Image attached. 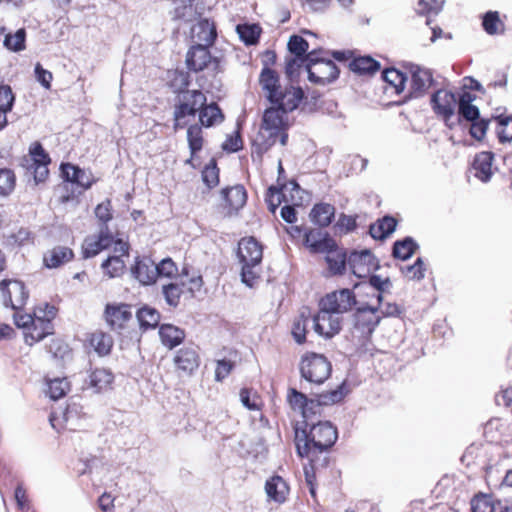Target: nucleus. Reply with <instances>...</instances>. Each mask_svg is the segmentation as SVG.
I'll use <instances>...</instances> for the list:
<instances>
[{
  "mask_svg": "<svg viewBox=\"0 0 512 512\" xmlns=\"http://www.w3.org/2000/svg\"><path fill=\"white\" fill-rule=\"evenodd\" d=\"M237 256L241 263V279L248 287H254L260 279L263 246L256 238L243 237L238 242Z\"/></svg>",
  "mask_w": 512,
  "mask_h": 512,
  "instance_id": "0eeeda50",
  "label": "nucleus"
},
{
  "mask_svg": "<svg viewBox=\"0 0 512 512\" xmlns=\"http://www.w3.org/2000/svg\"><path fill=\"white\" fill-rule=\"evenodd\" d=\"M495 165V154L491 151H481L475 154L471 163V174L483 183L491 180L492 176L497 172Z\"/></svg>",
  "mask_w": 512,
  "mask_h": 512,
  "instance_id": "412c9836",
  "label": "nucleus"
},
{
  "mask_svg": "<svg viewBox=\"0 0 512 512\" xmlns=\"http://www.w3.org/2000/svg\"><path fill=\"white\" fill-rule=\"evenodd\" d=\"M482 27L488 35H500L505 32V24L498 11L486 12L482 16Z\"/></svg>",
  "mask_w": 512,
  "mask_h": 512,
  "instance_id": "37998d69",
  "label": "nucleus"
},
{
  "mask_svg": "<svg viewBox=\"0 0 512 512\" xmlns=\"http://www.w3.org/2000/svg\"><path fill=\"white\" fill-rule=\"evenodd\" d=\"M410 75L411 82L409 97L417 98L419 96H422L432 84V73L427 69L413 65L410 68Z\"/></svg>",
  "mask_w": 512,
  "mask_h": 512,
  "instance_id": "c85d7f7f",
  "label": "nucleus"
},
{
  "mask_svg": "<svg viewBox=\"0 0 512 512\" xmlns=\"http://www.w3.org/2000/svg\"><path fill=\"white\" fill-rule=\"evenodd\" d=\"M159 336L162 344L168 349L180 345L185 339V331L172 324H162L159 328Z\"/></svg>",
  "mask_w": 512,
  "mask_h": 512,
  "instance_id": "c9c22d12",
  "label": "nucleus"
},
{
  "mask_svg": "<svg viewBox=\"0 0 512 512\" xmlns=\"http://www.w3.org/2000/svg\"><path fill=\"white\" fill-rule=\"evenodd\" d=\"M70 390V383L66 378H55L47 380V395L53 399L58 400L64 397Z\"/></svg>",
  "mask_w": 512,
  "mask_h": 512,
  "instance_id": "3c124183",
  "label": "nucleus"
},
{
  "mask_svg": "<svg viewBox=\"0 0 512 512\" xmlns=\"http://www.w3.org/2000/svg\"><path fill=\"white\" fill-rule=\"evenodd\" d=\"M51 158L38 141L33 142L29 152L21 159L20 165L29 175L33 176L36 184L45 182L49 177Z\"/></svg>",
  "mask_w": 512,
  "mask_h": 512,
  "instance_id": "9b49d317",
  "label": "nucleus"
},
{
  "mask_svg": "<svg viewBox=\"0 0 512 512\" xmlns=\"http://www.w3.org/2000/svg\"><path fill=\"white\" fill-rule=\"evenodd\" d=\"M113 345L114 340L112 336L101 329L87 333L84 339V347L88 351H94L100 357L109 355Z\"/></svg>",
  "mask_w": 512,
  "mask_h": 512,
  "instance_id": "393cba45",
  "label": "nucleus"
},
{
  "mask_svg": "<svg viewBox=\"0 0 512 512\" xmlns=\"http://www.w3.org/2000/svg\"><path fill=\"white\" fill-rule=\"evenodd\" d=\"M202 127L203 126L199 124H193L190 125L187 129V141L191 152V157L186 160V163L190 164L192 167H194V156L203 148L204 137Z\"/></svg>",
  "mask_w": 512,
  "mask_h": 512,
  "instance_id": "ea45409f",
  "label": "nucleus"
},
{
  "mask_svg": "<svg viewBox=\"0 0 512 512\" xmlns=\"http://www.w3.org/2000/svg\"><path fill=\"white\" fill-rule=\"evenodd\" d=\"M157 277L173 278L178 275V267L171 258H165L156 264Z\"/></svg>",
  "mask_w": 512,
  "mask_h": 512,
  "instance_id": "69168bd1",
  "label": "nucleus"
},
{
  "mask_svg": "<svg viewBox=\"0 0 512 512\" xmlns=\"http://www.w3.org/2000/svg\"><path fill=\"white\" fill-rule=\"evenodd\" d=\"M219 212L223 217L236 215L247 202V191L243 185L225 187L220 191Z\"/></svg>",
  "mask_w": 512,
  "mask_h": 512,
  "instance_id": "4468645a",
  "label": "nucleus"
},
{
  "mask_svg": "<svg viewBox=\"0 0 512 512\" xmlns=\"http://www.w3.org/2000/svg\"><path fill=\"white\" fill-rule=\"evenodd\" d=\"M434 112L448 125V90L439 89L431 97Z\"/></svg>",
  "mask_w": 512,
  "mask_h": 512,
  "instance_id": "09e8293b",
  "label": "nucleus"
},
{
  "mask_svg": "<svg viewBox=\"0 0 512 512\" xmlns=\"http://www.w3.org/2000/svg\"><path fill=\"white\" fill-rule=\"evenodd\" d=\"M59 308L49 302L35 305L31 312H15L14 324L22 330L24 343L33 346L46 337L54 334V320L58 316Z\"/></svg>",
  "mask_w": 512,
  "mask_h": 512,
  "instance_id": "7ed1b4c3",
  "label": "nucleus"
},
{
  "mask_svg": "<svg viewBox=\"0 0 512 512\" xmlns=\"http://www.w3.org/2000/svg\"><path fill=\"white\" fill-rule=\"evenodd\" d=\"M380 63L371 56L355 57L349 63V68L359 75H372L380 70Z\"/></svg>",
  "mask_w": 512,
  "mask_h": 512,
  "instance_id": "a19ab883",
  "label": "nucleus"
},
{
  "mask_svg": "<svg viewBox=\"0 0 512 512\" xmlns=\"http://www.w3.org/2000/svg\"><path fill=\"white\" fill-rule=\"evenodd\" d=\"M197 115L200 122L199 125L206 128L218 125L225 119L222 109L216 102L207 103L206 101Z\"/></svg>",
  "mask_w": 512,
  "mask_h": 512,
  "instance_id": "72a5a7b5",
  "label": "nucleus"
},
{
  "mask_svg": "<svg viewBox=\"0 0 512 512\" xmlns=\"http://www.w3.org/2000/svg\"><path fill=\"white\" fill-rule=\"evenodd\" d=\"M325 261L327 263V275L338 276L343 275L348 264V256L345 250L339 249L337 245L325 251Z\"/></svg>",
  "mask_w": 512,
  "mask_h": 512,
  "instance_id": "473e14b6",
  "label": "nucleus"
},
{
  "mask_svg": "<svg viewBox=\"0 0 512 512\" xmlns=\"http://www.w3.org/2000/svg\"><path fill=\"white\" fill-rule=\"evenodd\" d=\"M26 32L21 28L14 34L8 33L4 38V46L10 51L19 52L25 49Z\"/></svg>",
  "mask_w": 512,
  "mask_h": 512,
  "instance_id": "13d9d810",
  "label": "nucleus"
},
{
  "mask_svg": "<svg viewBox=\"0 0 512 512\" xmlns=\"http://www.w3.org/2000/svg\"><path fill=\"white\" fill-rule=\"evenodd\" d=\"M46 348L54 358L59 359H63L71 351L69 345L61 338L51 339Z\"/></svg>",
  "mask_w": 512,
  "mask_h": 512,
  "instance_id": "680f3d73",
  "label": "nucleus"
},
{
  "mask_svg": "<svg viewBox=\"0 0 512 512\" xmlns=\"http://www.w3.org/2000/svg\"><path fill=\"white\" fill-rule=\"evenodd\" d=\"M347 393L348 389L345 382L334 389L318 394L316 399H310L306 394L291 387L287 390L286 399L293 411L300 412L305 419H308L315 414L314 408L321 405L329 406L340 403Z\"/></svg>",
  "mask_w": 512,
  "mask_h": 512,
  "instance_id": "423d86ee",
  "label": "nucleus"
},
{
  "mask_svg": "<svg viewBox=\"0 0 512 512\" xmlns=\"http://www.w3.org/2000/svg\"><path fill=\"white\" fill-rule=\"evenodd\" d=\"M191 34L192 38L196 40V43L206 45V47H212L217 39L215 22L207 18H202L192 27Z\"/></svg>",
  "mask_w": 512,
  "mask_h": 512,
  "instance_id": "c756f323",
  "label": "nucleus"
},
{
  "mask_svg": "<svg viewBox=\"0 0 512 512\" xmlns=\"http://www.w3.org/2000/svg\"><path fill=\"white\" fill-rule=\"evenodd\" d=\"M309 48L308 42L299 35H292L288 41V49L296 57H303Z\"/></svg>",
  "mask_w": 512,
  "mask_h": 512,
  "instance_id": "e2e57ef3",
  "label": "nucleus"
},
{
  "mask_svg": "<svg viewBox=\"0 0 512 512\" xmlns=\"http://www.w3.org/2000/svg\"><path fill=\"white\" fill-rule=\"evenodd\" d=\"M265 493L268 502H274L278 505L284 504L290 494V487L287 481L279 476L273 475L265 482Z\"/></svg>",
  "mask_w": 512,
  "mask_h": 512,
  "instance_id": "cd10ccee",
  "label": "nucleus"
},
{
  "mask_svg": "<svg viewBox=\"0 0 512 512\" xmlns=\"http://www.w3.org/2000/svg\"><path fill=\"white\" fill-rule=\"evenodd\" d=\"M84 416L83 407L78 403L72 402L67 404L60 416L52 412L49 416V421L52 427L57 431H75L76 422L81 420Z\"/></svg>",
  "mask_w": 512,
  "mask_h": 512,
  "instance_id": "6ab92c4d",
  "label": "nucleus"
},
{
  "mask_svg": "<svg viewBox=\"0 0 512 512\" xmlns=\"http://www.w3.org/2000/svg\"><path fill=\"white\" fill-rule=\"evenodd\" d=\"M182 293L181 284L170 283L163 286L164 297L170 306L176 307L179 304Z\"/></svg>",
  "mask_w": 512,
  "mask_h": 512,
  "instance_id": "0e129e2a",
  "label": "nucleus"
},
{
  "mask_svg": "<svg viewBox=\"0 0 512 512\" xmlns=\"http://www.w3.org/2000/svg\"><path fill=\"white\" fill-rule=\"evenodd\" d=\"M327 464V457L324 456L322 460L320 458L316 462H309V466L304 467L305 481L309 487V491L312 497L316 496V471L319 467H325Z\"/></svg>",
  "mask_w": 512,
  "mask_h": 512,
  "instance_id": "5fc2aeb1",
  "label": "nucleus"
},
{
  "mask_svg": "<svg viewBox=\"0 0 512 512\" xmlns=\"http://www.w3.org/2000/svg\"><path fill=\"white\" fill-rule=\"evenodd\" d=\"M16 177L14 172L8 168H0V195L7 196L15 188Z\"/></svg>",
  "mask_w": 512,
  "mask_h": 512,
  "instance_id": "bf43d9fd",
  "label": "nucleus"
},
{
  "mask_svg": "<svg viewBox=\"0 0 512 512\" xmlns=\"http://www.w3.org/2000/svg\"><path fill=\"white\" fill-rule=\"evenodd\" d=\"M299 371L303 379L312 385L319 386L330 378L332 364L323 354L306 352L300 359Z\"/></svg>",
  "mask_w": 512,
  "mask_h": 512,
  "instance_id": "9d476101",
  "label": "nucleus"
},
{
  "mask_svg": "<svg viewBox=\"0 0 512 512\" xmlns=\"http://www.w3.org/2000/svg\"><path fill=\"white\" fill-rule=\"evenodd\" d=\"M240 401L250 411H260L263 407L261 396L252 388H241L239 392Z\"/></svg>",
  "mask_w": 512,
  "mask_h": 512,
  "instance_id": "8fccbe9b",
  "label": "nucleus"
},
{
  "mask_svg": "<svg viewBox=\"0 0 512 512\" xmlns=\"http://www.w3.org/2000/svg\"><path fill=\"white\" fill-rule=\"evenodd\" d=\"M237 33L239 34L240 39L246 45H255L258 43L261 28L257 24H239L237 25Z\"/></svg>",
  "mask_w": 512,
  "mask_h": 512,
  "instance_id": "864d4df0",
  "label": "nucleus"
},
{
  "mask_svg": "<svg viewBox=\"0 0 512 512\" xmlns=\"http://www.w3.org/2000/svg\"><path fill=\"white\" fill-rule=\"evenodd\" d=\"M310 312L306 308L300 312V314L294 319L292 324L291 333L294 340L298 344H304L306 342V335L308 332V325L310 322Z\"/></svg>",
  "mask_w": 512,
  "mask_h": 512,
  "instance_id": "79ce46f5",
  "label": "nucleus"
},
{
  "mask_svg": "<svg viewBox=\"0 0 512 512\" xmlns=\"http://www.w3.org/2000/svg\"><path fill=\"white\" fill-rule=\"evenodd\" d=\"M497 122L496 132L500 142L512 141V116L500 114L492 117Z\"/></svg>",
  "mask_w": 512,
  "mask_h": 512,
  "instance_id": "603ef678",
  "label": "nucleus"
},
{
  "mask_svg": "<svg viewBox=\"0 0 512 512\" xmlns=\"http://www.w3.org/2000/svg\"><path fill=\"white\" fill-rule=\"evenodd\" d=\"M173 363L179 375H193L200 366V355L198 348L193 344L183 346L178 351H176L173 358Z\"/></svg>",
  "mask_w": 512,
  "mask_h": 512,
  "instance_id": "f3484780",
  "label": "nucleus"
},
{
  "mask_svg": "<svg viewBox=\"0 0 512 512\" xmlns=\"http://www.w3.org/2000/svg\"><path fill=\"white\" fill-rule=\"evenodd\" d=\"M133 317L132 306L127 303H107L103 319L111 331L126 329Z\"/></svg>",
  "mask_w": 512,
  "mask_h": 512,
  "instance_id": "dca6fc26",
  "label": "nucleus"
},
{
  "mask_svg": "<svg viewBox=\"0 0 512 512\" xmlns=\"http://www.w3.org/2000/svg\"><path fill=\"white\" fill-rule=\"evenodd\" d=\"M304 245L311 253H324L327 249L336 246L334 239L326 235H322L321 231L309 229L304 232Z\"/></svg>",
  "mask_w": 512,
  "mask_h": 512,
  "instance_id": "7c9ffc66",
  "label": "nucleus"
},
{
  "mask_svg": "<svg viewBox=\"0 0 512 512\" xmlns=\"http://www.w3.org/2000/svg\"><path fill=\"white\" fill-rule=\"evenodd\" d=\"M397 223L396 218L386 215L370 225L369 234L373 239L383 240L395 231Z\"/></svg>",
  "mask_w": 512,
  "mask_h": 512,
  "instance_id": "4c0bfd02",
  "label": "nucleus"
},
{
  "mask_svg": "<svg viewBox=\"0 0 512 512\" xmlns=\"http://www.w3.org/2000/svg\"><path fill=\"white\" fill-rule=\"evenodd\" d=\"M137 319L142 329H152L158 326L160 322V313L152 307L143 306L137 311Z\"/></svg>",
  "mask_w": 512,
  "mask_h": 512,
  "instance_id": "a18cd8bd",
  "label": "nucleus"
},
{
  "mask_svg": "<svg viewBox=\"0 0 512 512\" xmlns=\"http://www.w3.org/2000/svg\"><path fill=\"white\" fill-rule=\"evenodd\" d=\"M114 381L113 373L105 368H96L90 374V384L97 391L106 390L110 388Z\"/></svg>",
  "mask_w": 512,
  "mask_h": 512,
  "instance_id": "49530a36",
  "label": "nucleus"
},
{
  "mask_svg": "<svg viewBox=\"0 0 512 512\" xmlns=\"http://www.w3.org/2000/svg\"><path fill=\"white\" fill-rule=\"evenodd\" d=\"M381 321L377 307L362 304L353 314L351 335L360 345L365 346Z\"/></svg>",
  "mask_w": 512,
  "mask_h": 512,
  "instance_id": "1a4fd4ad",
  "label": "nucleus"
},
{
  "mask_svg": "<svg viewBox=\"0 0 512 512\" xmlns=\"http://www.w3.org/2000/svg\"><path fill=\"white\" fill-rule=\"evenodd\" d=\"M335 216V207L329 203H317L313 206L310 217L320 227H327Z\"/></svg>",
  "mask_w": 512,
  "mask_h": 512,
  "instance_id": "58836bf2",
  "label": "nucleus"
},
{
  "mask_svg": "<svg viewBox=\"0 0 512 512\" xmlns=\"http://www.w3.org/2000/svg\"><path fill=\"white\" fill-rule=\"evenodd\" d=\"M382 78L385 85V91H390L397 95L404 91L407 77L404 73L396 68H387L382 72Z\"/></svg>",
  "mask_w": 512,
  "mask_h": 512,
  "instance_id": "e433bc0d",
  "label": "nucleus"
},
{
  "mask_svg": "<svg viewBox=\"0 0 512 512\" xmlns=\"http://www.w3.org/2000/svg\"><path fill=\"white\" fill-rule=\"evenodd\" d=\"M185 65L187 75H195L197 87L205 90H218L221 85L219 75L223 69L220 58L213 56L210 47L194 43L191 45L185 55Z\"/></svg>",
  "mask_w": 512,
  "mask_h": 512,
  "instance_id": "20e7f679",
  "label": "nucleus"
},
{
  "mask_svg": "<svg viewBox=\"0 0 512 512\" xmlns=\"http://www.w3.org/2000/svg\"><path fill=\"white\" fill-rule=\"evenodd\" d=\"M355 289L341 288L325 294L319 300V305H323L330 311L340 313L341 315L352 311L358 305Z\"/></svg>",
  "mask_w": 512,
  "mask_h": 512,
  "instance_id": "ddd939ff",
  "label": "nucleus"
},
{
  "mask_svg": "<svg viewBox=\"0 0 512 512\" xmlns=\"http://www.w3.org/2000/svg\"><path fill=\"white\" fill-rule=\"evenodd\" d=\"M419 248L418 244L412 237H405L402 240H397L393 244L392 255L394 258L400 260L409 259Z\"/></svg>",
  "mask_w": 512,
  "mask_h": 512,
  "instance_id": "c03bdc74",
  "label": "nucleus"
},
{
  "mask_svg": "<svg viewBox=\"0 0 512 512\" xmlns=\"http://www.w3.org/2000/svg\"><path fill=\"white\" fill-rule=\"evenodd\" d=\"M220 170L217 166L216 159L212 158L203 168L201 172L202 181L208 188H215L219 185Z\"/></svg>",
  "mask_w": 512,
  "mask_h": 512,
  "instance_id": "6e6d98bb",
  "label": "nucleus"
},
{
  "mask_svg": "<svg viewBox=\"0 0 512 512\" xmlns=\"http://www.w3.org/2000/svg\"><path fill=\"white\" fill-rule=\"evenodd\" d=\"M401 272L408 280H420L424 278L425 265L421 258H417L414 264L402 267Z\"/></svg>",
  "mask_w": 512,
  "mask_h": 512,
  "instance_id": "052dcab7",
  "label": "nucleus"
},
{
  "mask_svg": "<svg viewBox=\"0 0 512 512\" xmlns=\"http://www.w3.org/2000/svg\"><path fill=\"white\" fill-rule=\"evenodd\" d=\"M318 307L317 314L313 316L315 332L327 339L339 334L343 326V316L340 313L330 311L323 305L318 304Z\"/></svg>",
  "mask_w": 512,
  "mask_h": 512,
  "instance_id": "2eb2a0df",
  "label": "nucleus"
},
{
  "mask_svg": "<svg viewBox=\"0 0 512 512\" xmlns=\"http://www.w3.org/2000/svg\"><path fill=\"white\" fill-rule=\"evenodd\" d=\"M131 273L143 285H151L157 280L156 263L147 256L137 257Z\"/></svg>",
  "mask_w": 512,
  "mask_h": 512,
  "instance_id": "bb28decb",
  "label": "nucleus"
},
{
  "mask_svg": "<svg viewBox=\"0 0 512 512\" xmlns=\"http://www.w3.org/2000/svg\"><path fill=\"white\" fill-rule=\"evenodd\" d=\"M376 307L378 308L381 319L383 317H400L404 311V309L397 303H384L383 300L381 302H377Z\"/></svg>",
  "mask_w": 512,
  "mask_h": 512,
  "instance_id": "774afa93",
  "label": "nucleus"
},
{
  "mask_svg": "<svg viewBox=\"0 0 512 512\" xmlns=\"http://www.w3.org/2000/svg\"><path fill=\"white\" fill-rule=\"evenodd\" d=\"M472 512H512V504L504 505L491 495L479 494L471 500Z\"/></svg>",
  "mask_w": 512,
  "mask_h": 512,
  "instance_id": "2f4dec72",
  "label": "nucleus"
},
{
  "mask_svg": "<svg viewBox=\"0 0 512 512\" xmlns=\"http://www.w3.org/2000/svg\"><path fill=\"white\" fill-rule=\"evenodd\" d=\"M390 280L388 278L382 279L379 275H372L369 277V285L355 284L354 289H372V296L376 297L377 302L383 300V292H385L390 286Z\"/></svg>",
  "mask_w": 512,
  "mask_h": 512,
  "instance_id": "de8ad7c7",
  "label": "nucleus"
},
{
  "mask_svg": "<svg viewBox=\"0 0 512 512\" xmlns=\"http://www.w3.org/2000/svg\"><path fill=\"white\" fill-rule=\"evenodd\" d=\"M269 105L264 109L258 132L251 140L253 161L262 162L263 156L278 141L288 143V131L292 126L291 113L305 99L304 90L291 83L282 85L280 76L265 71L259 84Z\"/></svg>",
  "mask_w": 512,
  "mask_h": 512,
  "instance_id": "f257e3e1",
  "label": "nucleus"
},
{
  "mask_svg": "<svg viewBox=\"0 0 512 512\" xmlns=\"http://www.w3.org/2000/svg\"><path fill=\"white\" fill-rule=\"evenodd\" d=\"M490 120L488 119H477L470 122L469 133L472 138L477 141L484 139Z\"/></svg>",
  "mask_w": 512,
  "mask_h": 512,
  "instance_id": "338daca9",
  "label": "nucleus"
},
{
  "mask_svg": "<svg viewBox=\"0 0 512 512\" xmlns=\"http://www.w3.org/2000/svg\"><path fill=\"white\" fill-rule=\"evenodd\" d=\"M480 84L471 77H465L463 79V87L458 95V105L472 104L476 99V94L472 90H478Z\"/></svg>",
  "mask_w": 512,
  "mask_h": 512,
  "instance_id": "4d7b16f0",
  "label": "nucleus"
},
{
  "mask_svg": "<svg viewBox=\"0 0 512 512\" xmlns=\"http://www.w3.org/2000/svg\"><path fill=\"white\" fill-rule=\"evenodd\" d=\"M130 246L128 242L122 239H117L114 248L112 249L113 254L110 255L103 263L102 269L110 277L121 276L126 268L124 257L129 256Z\"/></svg>",
  "mask_w": 512,
  "mask_h": 512,
  "instance_id": "4be33fe9",
  "label": "nucleus"
},
{
  "mask_svg": "<svg viewBox=\"0 0 512 512\" xmlns=\"http://www.w3.org/2000/svg\"><path fill=\"white\" fill-rule=\"evenodd\" d=\"M338 439V429L330 421L304 424L295 429V446L299 457L316 462L323 454L330 452Z\"/></svg>",
  "mask_w": 512,
  "mask_h": 512,
  "instance_id": "f03ea898",
  "label": "nucleus"
},
{
  "mask_svg": "<svg viewBox=\"0 0 512 512\" xmlns=\"http://www.w3.org/2000/svg\"><path fill=\"white\" fill-rule=\"evenodd\" d=\"M0 297L6 308L19 312L29 299V290L26 284L17 278H4L0 280Z\"/></svg>",
  "mask_w": 512,
  "mask_h": 512,
  "instance_id": "f8f14e48",
  "label": "nucleus"
},
{
  "mask_svg": "<svg viewBox=\"0 0 512 512\" xmlns=\"http://www.w3.org/2000/svg\"><path fill=\"white\" fill-rule=\"evenodd\" d=\"M351 272L358 278H364L375 271L379 264L370 250L352 251L348 256Z\"/></svg>",
  "mask_w": 512,
  "mask_h": 512,
  "instance_id": "aec40b11",
  "label": "nucleus"
},
{
  "mask_svg": "<svg viewBox=\"0 0 512 512\" xmlns=\"http://www.w3.org/2000/svg\"><path fill=\"white\" fill-rule=\"evenodd\" d=\"M117 239L108 231L101 230L99 234L87 236L82 243V256L85 259L92 258L100 252L114 248Z\"/></svg>",
  "mask_w": 512,
  "mask_h": 512,
  "instance_id": "5701e85b",
  "label": "nucleus"
},
{
  "mask_svg": "<svg viewBox=\"0 0 512 512\" xmlns=\"http://www.w3.org/2000/svg\"><path fill=\"white\" fill-rule=\"evenodd\" d=\"M15 102V95L10 85L0 79V131L8 125L7 114L12 111Z\"/></svg>",
  "mask_w": 512,
  "mask_h": 512,
  "instance_id": "f704fd0d",
  "label": "nucleus"
},
{
  "mask_svg": "<svg viewBox=\"0 0 512 512\" xmlns=\"http://www.w3.org/2000/svg\"><path fill=\"white\" fill-rule=\"evenodd\" d=\"M307 69L309 80L319 85L331 83L339 76V69L332 60L310 58Z\"/></svg>",
  "mask_w": 512,
  "mask_h": 512,
  "instance_id": "a211bd4d",
  "label": "nucleus"
},
{
  "mask_svg": "<svg viewBox=\"0 0 512 512\" xmlns=\"http://www.w3.org/2000/svg\"><path fill=\"white\" fill-rule=\"evenodd\" d=\"M182 78V88L177 92L173 106V128L183 129L193 120L201 107L207 101L206 94L214 90H205L203 88L189 89L191 79L184 72H179Z\"/></svg>",
  "mask_w": 512,
  "mask_h": 512,
  "instance_id": "39448f33",
  "label": "nucleus"
},
{
  "mask_svg": "<svg viewBox=\"0 0 512 512\" xmlns=\"http://www.w3.org/2000/svg\"><path fill=\"white\" fill-rule=\"evenodd\" d=\"M75 253L70 245L57 244L43 254V266L48 269H58L72 262Z\"/></svg>",
  "mask_w": 512,
  "mask_h": 512,
  "instance_id": "b1692460",
  "label": "nucleus"
},
{
  "mask_svg": "<svg viewBox=\"0 0 512 512\" xmlns=\"http://www.w3.org/2000/svg\"><path fill=\"white\" fill-rule=\"evenodd\" d=\"M61 175L66 182L78 185L83 190L91 188L96 182L91 172L72 163H62L60 165Z\"/></svg>",
  "mask_w": 512,
  "mask_h": 512,
  "instance_id": "a878e982",
  "label": "nucleus"
},
{
  "mask_svg": "<svg viewBox=\"0 0 512 512\" xmlns=\"http://www.w3.org/2000/svg\"><path fill=\"white\" fill-rule=\"evenodd\" d=\"M279 176L277 179V185L270 186L265 193V202L268 210L275 215L276 210L281 205H302V190L296 180L291 179L282 182V174H284V168L282 164H279Z\"/></svg>",
  "mask_w": 512,
  "mask_h": 512,
  "instance_id": "6e6552de",
  "label": "nucleus"
}]
</instances>
